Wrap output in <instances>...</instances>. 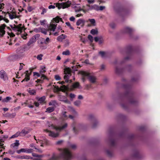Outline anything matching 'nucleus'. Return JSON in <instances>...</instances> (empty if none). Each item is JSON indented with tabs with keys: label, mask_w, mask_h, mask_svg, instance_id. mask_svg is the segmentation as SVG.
Masks as SVG:
<instances>
[{
	"label": "nucleus",
	"mask_w": 160,
	"mask_h": 160,
	"mask_svg": "<svg viewBox=\"0 0 160 160\" xmlns=\"http://www.w3.org/2000/svg\"><path fill=\"white\" fill-rule=\"evenodd\" d=\"M54 110V108L53 107H49L47 108L46 112L50 113L53 111Z\"/></svg>",
	"instance_id": "obj_28"
},
{
	"label": "nucleus",
	"mask_w": 160,
	"mask_h": 160,
	"mask_svg": "<svg viewBox=\"0 0 160 160\" xmlns=\"http://www.w3.org/2000/svg\"><path fill=\"white\" fill-rule=\"evenodd\" d=\"M87 6H88L89 7H90V9H96L98 7V6L94 5L93 6H92L91 7H90V6L89 5H87Z\"/></svg>",
	"instance_id": "obj_42"
},
{
	"label": "nucleus",
	"mask_w": 160,
	"mask_h": 160,
	"mask_svg": "<svg viewBox=\"0 0 160 160\" xmlns=\"http://www.w3.org/2000/svg\"><path fill=\"white\" fill-rule=\"evenodd\" d=\"M70 151L68 149H64L59 156L53 155L48 160H58L59 158L62 160H70L72 158Z\"/></svg>",
	"instance_id": "obj_2"
},
{
	"label": "nucleus",
	"mask_w": 160,
	"mask_h": 160,
	"mask_svg": "<svg viewBox=\"0 0 160 160\" xmlns=\"http://www.w3.org/2000/svg\"><path fill=\"white\" fill-rule=\"evenodd\" d=\"M2 20H3L6 23H8L9 22L8 19L6 18L5 17L4 18L2 16L0 15V21Z\"/></svg>",
	"instance_id": "obj_36"
},
{
	"label": "nucleus",
	"mask_w": 160,
	"mask_h": 160,
	"mask_svg": "<svg viewBox=\"0 0 160 160\" xmlns=\"http://www.w3.org/2000/svg\"><path fill=\"white\" fill-rule=\"evenodd\" d=\"M88 39L91 42H92L93 41V37L90 35H89L88 36Z\"/></svg>",
	"instance_id": "obj_51"
},
{
	"label": "nucleus",
	"mask_w": 160,
	"mask_h": 160,
	"mask_svg": "<svg viewBox=\"0 0 160 160\" xmlns=\"http://www.w3.org/2000/svg\"><path fill=\"white\" fill-rule=\"evenodd\" d=\"M54 77L55 79L57 81H59L61 79L60 77L58 75H55Z\"/></svg>",
	"instance_id": "obj_48"
},
{
	"label": "nucleus",
	"mask_w": 160,
	"mask_h": 160,
	"mask_svg": "<svg viewBox=\"0 0 160 160\" xmlns=\"http://www.w3.org/2000/svg\"><path fill=\"white\" fill-rule=\"evenodd\" d=\"M41 74L38 72H33V76H37V77H39L41 76Z\"/></svg>",
	"instance_id": "obj_50"
},
{
	"label": "nucleus",
	"mask_w": 160,
	"mask_h": 160,
	"mask_svg": "<svg viewBox=\"0 0 160 160\" xmlns=\"http://www.w3.org/2000/svg\"><path fill=\"white\" fill-rule=\"evenodd\" d=\"M79 86V84L78 82H76L73 84L72 85V87L73 88H78Z\"/></svg>",
	"instance_id": "obj_39"
},
{
	"label": "nucleus",
	"mask_w": 160,
	"mask_h": 160,
	"mask_svg": "<svg viewBox=\"0 0 160 160\" xmlns=\"http://www.w3.org/2000/svg\"><path fill=\"white\" fill-rule=\"evenodd\" d=\"M49 38L48 37L45 40L44 42V43L47 44L49 42Z\"/></svg>",
	"instance_id": "obj_55"
},
{
	"label": "nucleus",
	"mask_w": 160,
	"mask_h": 160,
	"mask_svg": "<svg viewBox=\"0 0 160 160\" xmlns=\"http://www.w3.org/2000/svg\"><path fill=\"white\" fill-rule=\"evenodd\" d=\"M0 78L4 81L8 79V77L6 72L3 70H2L0 71Z\"/></svg>",
	"instance_id": "obj_10"
},
{
	"label": "nucleus",
	"mask_w": 160,
	"mask_h": 160,
	"mask_svg": "<svg viewBox=\"0 0 160 160\" xmlns=\"http://www.w3.org/2000/svg\"><path fill=\"white\" fill-rule=\"evenodd\" d=\"M6 27V25L5 24H2L0 26V37L3 36L5 34V29Z\"/></svg>",
	"instance_id": "obj_13"
},
{
	"label": "nucleus",
	"mask_w": 160,
	"mask_h": 160,
	"mask_svg": "<svg viewBox=\"0 0 160 160\" xmlns=\"http://www.w3.org/2000/svg\"><path fill=\"white\" fill-rule=\"evenodd\" d=\"M82 9L81 8H77L75 10V12H76V13H78L80 11H82Z\"/></svg>",
	"instance_id": "obj_63"
},
{
	"label": "nucleus",
	"mask_w": 160,
	"mask_h": 160,
	"mask_svg": "<svg viewBox=\"0 0 160 160\" xmlns=\"http://www.w3.org/2000/svg\"><path fill=\"white\" fill-rule=\"evenodd\" d=\"M9 16L10 18L11 19H13L15 18V17L14 16V15L13 14H11L9 13Z\"/></svg>",
	"instance_id": "obj_62"
},
{
	"label": "nucleus",
	"mask_w": 160,
	"mask_h": 160,
	"mask_svg": "<svg viewBox=\"0 0 160 160\" xmlns=\"http://www.w3.org/2000/svg\"><path fill=\"white\" fill-rule=\"evenodd\" d=\"M81 104V102L79 100H77L74 102V104L77 107H79Z\"/></svg>",
	"instance_id": "obj_26"
},
{
	"label": "nucleus",
	"mask_w": 160,
	"mask_h": 160,
	"mask_svg": "<svg viewBox=\"0 0 160 160\" xmlns=\"http://www.w3.org/2000/svg\"><path fill=\"white\" fill-rule=\"evenodd\" d=\"M32 71H26L25 73V76L26 77L30 78V76L31 74Z\"/></svg>",
	"instance_id": "obj_27"
},
{
	"label": "nucleus",
	"mask_w": 160,
	"mask_h": 160,
	"mask_svg": "<svg viewBox=\"0 0 160 160\" xmlns=\"http://www.w3.org/2000/svg\"><path fill=\"white\" fill-rule=\"evenodd\" d=\"M12 99V98L10 97H7L6 98L3 99L2 100L3 102H8L9 101Z\"/></svg>",
	"instance_id": "obj_25"
},
{
	"label": "nucleus",
	"mask_w": 160,
	"mask_h": 160,
	"mask_svg": "<svg viewBox=\"0 0 160 160\" xmlns=\"http://www.w3.org/2000/svg\"><path fill=\"white\" fill-rule=\"evenodd\" d=\"M33 149L26 148V152L27 153H31L33 152Z\"/></svg>",
	"instance_id": "obj_44"
},
{
	"label": "nucleus",
	"mask_w": 160,
	"mask_h": 160,
	"mask_svg": "<svg viewBox=\"0 0 160 160\" xmlns=\"http://www.w3.org/2000/svg\"><path fill=\"white\" fill-rule=\"evenodd\" d=\"M88 120L93 123L92 125L93 128H95L98 124L97 120L92 114H90L88 116Z\"/></svg>",
	"instance_id": "obj_4"
},
{
	"label": "nucleus",
	"mask_w": 160,
	"mask_h": 160,
	"mask_svg": "<svg viewBox=\"0 0 160 160\" xmlns=\"http://www.w3.org/2000/svg\"><path fill=\"white\" fill-rule=\"evenodd\" d=\"M42 55L41 54H40L37 56V58L39 60H41L42 59Z\"/></svg>",
	"instance_id": "obj_56"
},
{
	"label": "nucleus",
	"mask_w": 160,
	"mask_h": 160,
	"mask_svg": "<svg viewBox=\"0 0 160 160\" xmlns=\"http://www.w3.org/2000/svg\"><path fill=\"white\" fill-rule=\"evenodd\" d=\"M132 31V30L128 27L125 28L123 30L122 32L123 33H128L130 34Z\"/></svg>",
	"instance_id": "obj_17"
},
{
	"label": "nucleus",
	"mask_w": 160,
	"mask_h": 160,
	"mask_svg": "<svg viewBox=\"0 0 160 160\" xmlns=\"http://www.w3.org/2000/svg\"><path fill=\"white\" fill-rule=\"evenodd\" d=\"M30 147L31 148H33V149H37V148L36 147L35 144L34 143H32L30 144Z\"/></svg>",
	"instance_id": "obj_58"
},
{
	"label": "nucleus",
	"mask_w": 160,
	"mask_h": 160,
	"mask_svg": "<svg viewBox=\"0 0 160 160\" xmlns=\"http://www.w3.org/2000/svg\"><path fill=\"white\" fill-rule=\"evenodd\" d=\"M46 22V20H41L40 21V24L41 25H44L45 24V23Z\"/></svg>",
	"instance_id": "obj_61"
},
{
	"label": "nucleus",
	"mask_w": 160,
	"mask_h": 160,
	"mask_svg": "<svg viewBox=\"0 0 160 160\" xmlns=\"http://www.w3.org/2000/svg\"><path fill=\"white\" fill-rule=\"evenodd\" d=\"M28 92L31 95H34L36 93V91L34 89H32L31 90H29L28 91Z\"/></svg>",
	"instance_id": "obj_40"
},
{
	"label": "nucleus",
	"mask_w": 160,
	"mask_h": 160,
	"mask_svg": "<svg viewBox=\"0 0 160 160\" xmlns=\"http://www.w3.org/2000/svg\"><path fill=\"white\" fill-rule=\"evenodd\" d=\"M41 79L43 81V80L45 79H47V78L44 75H41Z\"/></svg>",
	"instance_id": "obj_57"
},
{
	"label": "nucleus",
	"mask_w": 160,
	"mask_h": 160,
	"mask_svg": "<svg viewBox=\"0 0 160 160\" xmlns=\"http://www.w3.org/2000/svg\"><path fill=\"white\" fill-rule=\"evenodd\" d=\"M66 25L69 27L72 30H74V28H73L71 25L70 23L68 22H66Z\"/></svg>",
	"instance_id": "obj_46"
},
{
	"label": "nucleus",
	"mask_w": 160,
	"mask_h": 160,
	"mask_svg": "<svg viewBox=\"0 0 160 160\" xmlns=\"http://www.w3.org/2000/svg\"><path fill=\"white\" fill-rule=\"evenodd\" d=\"M8 135H3L0 137V142H3L5 140L8 138Z\"/></svg>",
	"instance_id": "obj_23"
},
{
	"label": "nucleus",
	"mask_w": 160,
	"mask_h": 160,
	"mask_svg": "<svg viewBox=\"0 0 160 160\" xmlns=\"http://www.w3.org/2000/svg\"><path fill=\"white\" fill-rule=\"evenodd\" d=\"M70 54V52L68 50H67L62 52V54L65 55H69Z\"/></svg>",
	"instance_id": "obj_37"
},
{
	"label": "nucleus",
	"mask_w": 160,
	"mask_h": 160,
	"mask_svg": "<svg viewBox=\"0 0 160 160\" xmlns=\"http://www.w3.org/2000/svg\"><path fill=\"white\" fill-rule=\"evenodd\" d=\"M125 50L127 54L130 55L132 53L133 49L132 46L130 45L126 48Z\"/></svg>",
	"instance_id": "obj_12"
},
{
	"label": "nucleus",
	"mask_w": 160,
	"mask_h": 160,
	"mask_svg": "<svg viewBox=\"0 0 160 160\" xmlns=\"http://www.w3.org/2000/svg\"><path fill=\"white\" fill-rule=\"evenodd\" d=\"M121 106L123 108L126 109L127 108V103H122L121 104Z\"/></svg>",
	"instance_id": "obj_45"
},
{
	"label": "nucleus",
	"mask_w": 160,
	"mask_h": 160,
	"mask_svg": "<svg viewBox=\"0 0 160 160\" xmlns=\"http://www.w3.org/2000/svg\"><path fill=\"white\" fill-rule=\"evenodd\" d=\"M46 99V97L45 96H43L42 97L40 98H38V101L39 102L42 103Z\"/></svg>",
	"instance_id": "obj_32"
},
{
	"label": "nucleus",
	"mask_w": 160,
	"mask_h": 160,
	"mask_svg": "<svg viewBox=\"0 0 160 160\" xmlns=\"http://www.w3.org/2000/svg\"><path fill=\"white\" fill-rule=\"evenodd\" d=\"M21 57V55L19 54H16L14 56V58L16 59L20 58Z\"/></svg>",
	"instance_id": "obj_54"
},
{
	"label": "nucleus",
	"mask_w": 160,
	"mask_h": 160,
	"mask_svg": "<svg viewBox=\"0 0 160 160\" xmlns=\"http://www.w3.org/2000/svg\"><path fill=\"white\" fill-rule=\"evenodd\" d=\"M42 12L41 13V14H44L45 13H46V12H47V10H46V9L43 8H42Z\"/></svg>",
	"instance_id": "obj_60"
},
{
	"label": "nucleus",
	"mask_w": 160,
	"mask_h": 160,
	"mask_svg": "<svg viewBox=\"0 0 160 160\" xmlns=\"http://www.w3.org/2000/svg\"><path fill=\"white\" fill-rule=\"evenodd\" d=\"M18 136H20L19 133L18 132L15 134L12 135L10 138L11 139L17 137Z\"/></svg>",
	"instance_id": "obj_38"
},
{
	"label": "nucleus",
	"mask_w": 160,
	"mask_h": 160,
	"mask_svg": "<svg viewBox=\"0 0 160 160\" xmlns=\"http://www.w3.org/2000/svg\"><path fill=\"white\" fill-rule=\"evenodd\" d=\"M89 20L92 24L95 25L94 24L95 23V21L94 19H89Z\"/></svg>",
	"instance_id": "obj_53"
},
{
	"label": "nucleus",
	"mask_w": 160,
	"mask_h": 160,
	"mask_svg": "<svg viewBox=\"0 0 160 160\" xmlns=\"http://www.w3.org/2000/svg\"><path fill=\"white\" fill-rule=\"evenodd\" d=\"M56 26L55 24H51L50 27L51 28L50 29V30H52L53 31H54L56 28Z\"/></svg>",
	"instance_id": "obj_35"
},
{
	"label": "nucleus",
	"mask_w": 160,
	"mask_h": 160,
	"mask_svg": "<svg viewBox=\"0 0 160 160\" xmlns=\"http://www.w3.org/2000/svg\"><path fill=\"white\" fill-rule=\"evenodd\" d=\"M81 74L84 76H87L89 81L92 83H94L96 82V78L94 76H91L89 73L85 72L82 71Z\"/></svg>",
	"instance_id": "obj_5"
},
{
	"label": "nucleus",
	"mask_w": 160,
	"mask_h": 160,
	"mask_svg": "<svg viewBox=\"0 0 160 160\" xmlns=\"http://www.w3.org/2000/svg\"><path fill=\"white\" fill-rule=\"evenodd\" d=\"M12 29L15 31L21 32V29L18 26L14 25V26H13L12 25H10Z\"/></svg>",
	"instance_id": "obj_18"
},
{
	"label": "nucleus",
	"mask_w": 160,
	"mask_h": 160,
	"mask_svg": "<svg viewBox=\"0 0 160 160\" xmlns=\"http://www.w3.org/2000/svg\"><path fill=\"white\" fill-rule=\"evenodd\" d=\"M7 116L11 118H14L16 115V114L15 113H12V114H10L8 113L7 114Z\"/></svg>",
	"instance_id": "obj_33"
},
{
	"label": "nucleus",
	"mask_w": 160,
	"mask_h": 160,
	"mask_svg": "<svg viewBox=\"0 0 160 160\" xmlns=\"http://www.w3.org/2000/svg\"><path fill=\"white\" fill-rule=\"evenodd\" d=\"M25 48L23 47H20L18 48L16 50V52L18 53H22L25 51Z\"/></svg>",
	"instance_id": "obj_20"
},
{
	"label": "nucleus",
	"mask_w": 160,
	"mask_h": 160,
	"mask_svg": "<svg viewBox=\"0 0 160 160\" xmlns=\"http://www.w3.org/2000/svg\"><path fill=\"white\" fill-rule=\"evenodd\" d=\"M106 153L110 157H112V153L109 150H106Z\"/></svg>",
	"instance_id": "obj_49"
},
{
	"label": "nucleus",
	"mask_w": 160,
	"mask_h": 160,
	"mask_svg": "<svg viewBox=\"0 0 160 160\" xmlns=\"http://www.w3.org/2000/svg\"><path fill=\"white\" fill-rule=\"evenodd\" d=\"M110 27L113 29L114 28H115L116 25L114 23H112L110 24Z\"/></svg>",
	"instance_id": "obj_59"
},
{
	"label": "nucleus",
	"mask_w": 160,
	"mask_h": 160,
	"mask_svg": "<svg viewBox=\"0 0 160 160\" xmlns=\"http://www.w3.org/2000/svg\"><path fill=\"white\" fill-rule=\"evenodd\" d=\"M40 36V35L39 34H36L33 36L29 40L27 43V45L30 46L31 44L34 43L36 42L37 39L39 38Z\"/></svg>",
	"instance_id": "obj_8"
},
{
	"label": "nucleus",
	"mask_w": 160,
	"mask_h": 160,
	"mask_svg": "<svg viewBox=\"0 0 160 160\" xmlns=\"http://www.w3.org/2000/svg\"><path fill=\"white\" fill-rule=\"evenodd\" d=\"M32 155L33 156L35 157H42V155H39L35 153H32Z\"/></svg>",
	"instance_id": "obj_47"
},
{
	"label": "nucleus",
	"mask_w": 160,
	"mask_h": 160,
	"mask_svg": "<svg viewBox=\"0 0 160 160\" xmlns=\"http://www.w3.org/2000/svg\"><path fill=\"white\" fill-rule=\"evenodd\" d=\"M68 124L67 123H65L62 127H57L54 126L52 124L51 125L49 124L48 126L49 127H51L52 128L54 129L57 131H61L62 130L66 128L67 127Z\"/></svg>",
	"instance_id": "obj_7"
},
{
	"label": "nucleus",
	"mask_w": 160,
	"mask_h": 160,
	"mask_svg": "<svg viewBox=\"0 0 160 160\" xmlns=\"http://www.w3.org/2000/svg\"><path fill=\"white\" fill-rule=\"evenodd\" d=\"M90 33L93 35L97 34L98 33V31L97 29H92L91 30Z\"/></svg>",
	"instance_id": "obj_34"
},
{
	"label": "nucleus",
	"mask_w": 160,
	"mask_h": 160,
	"mask_svg": "<svg viewBox=\"0 0 160 160\" xmlns=\"http://www.w3.org/2000/svg\"><path fill=\"white\" fill-rule=\"evenodd\" d=\"M19 133L20 136H24L28 134L29 132L27 130L26 128L23 129L21 132H18Z\"/></svg>",
	"instance_id": "obj_14"
},
{
	"label": "nucleus",
	"mask_w": 160,
	"mask_h": 160,
	"mask_svg": "<svg viewBox=\"0 0 160 160\" xmlns=\"http://www.w3.org/2000/svg\"><path fill=\"white\" fill-rule=\"evenodd\" d=\"M72 126L73 127V130L75 134H77L79 129L81 128L82 127V126L81 124H79L75 127V124L74 123L72 124Z\"/></svg>",
	"instance_id": "obj_11"
},
{
	"label": "nucleus",
	"mask_w": 160,
	"mask_h": 160,
	"mask_svg": "<svg viewBox=\"0 0 160 160\" xmlns=\"http://www.w3.org/2000/svg\"><path fill=\"white\" fill-rule=\"evenodd\" d=\"M110 142L111 143V145L112 146H113L115 145V140L113 139H111L110 140Z\"/></svg>",
	"instance_id": "obj_52"
},
{
	"label": "nucleus",
	"mask_w": 160,
	"mask_h": 160,
	"mask_svg": "<svg viewBox=\"0 0 160 160\" xmlns=\"http://www.w3.org/2000/svg\"><path fill=\"white\" fill-rule=\"evenodd\" d=\"M118 117L119 118L122 119H124L126 118V117L122 114H120L118 115Z\"/></svg>",
	"instance_id": "obj_43"
},
{
	"label": "nucleus",
	"mask_w": 160,
	"mask_h": 160,
	"mask_svg": "<svg viewBox=\"0 0 160 160\" xmlns=\"http://www.w3.org/2000/svg\"><path fill=\"white\" fill-rule=\"evenodd\" d=\"M85 22V21L84 20L81 19H79L77 21L76 24L78 26L81 25V27H83L84 25Z\"/></svg>",
	"instance_id": "obj_15"
},
{
	"label": "nucleus",
	"mask_w": 160,
	"mask_h": 160,
	"mask_svg": "<svg viewBox=\"0 0 160 160\" xmlns=\"http://www.w3.org/2000/svg\"><path fill=\"white\" fill-rule=\"evenodd\" d=\"M19 145V141L18 140H16L15 142L12 144L11 145V148H14L15 147H18Z\"/></svg>",
	"instance_id": "obj_21"
},
{
	"label": "nucleus",
	"mask_w": 160,
	"mask_h": 160,
	"mask_svg": "<svg viewBox=\"0 0 160 160\" xmlns=\"http://www.w3.org/2000/svg\"><path fill=\"white\" fill-rule=\"evenodd\" d=\"M41 27H39V28H34L33 29V31L36 32H41Z\"/></svg>",
	"instance_id": "obj_41"
},
{
	"label": "nucleus",
	"mask_w": 160,
	"mask_h": 160,
	"mask_svg": "<svg viewBox=\"0 0 160 160\" xmlns=\"http://www.w3.org/2000/svg\"><path fill=\"white\" fill-rule=\"evenodd\" d=\"M66 37V36L65 35L62 34L57 37V39L58 41L62 42Z\"/></svg>",
	"instance_id": "obj_19"
},
{
	"label": "nucleus",
	"mask_w": 160,
	"mask_h": 160,
	"mask_svg": "<svg viewBox=\"0 0 160 160\" xmlns=\"http://www.w3.org/2000/svg\"><path fill=\"white\" fill-rule=\"evenodd\" d=\"M46 71L45 67L44 66L41 67V70L40 71V73L41 75H44L43 74Z\"/></svg>",
	"instance_id": "obj_30"
},
{
	"label": "nucleus",
	"mask_w": 160,
	"mask_h": 160,
	"mask_svg": "<svg viewBox=\"0 0 160 160\" xmlns=\"http://www.w3.org/2000/svg\"><path fill=\"white\" fill-rule=\"evenodd\" d=\"M64 74H65L64 76V79L65 80V82H66L71 83L72 82V80H69L70 77L71 76V72L68 70H66L64 71Z\"/></svg>",
	"instance_id": "obj_6"
},
{
	"label": "nucleus",
	"mask_w": 160,
	"mask_h": 160,
	"mask_svg": "<svg viewBox=\"0 0 160 160\" xmlns=\"http://www.w3.org/2000/svg\"><path fill=\"white\" fill-rule=\"evenodd\" d=\"M123 87L125 90L126 91L122 97V101L127 100L128 101L129 104L133 105L137 104L138 102L134 99V94L131 89V86L128 84L124 85Z\"/></svg>",
	"instance_id": "obj_1"
},
{
	"label": "nucleus",
	"mask_w": 160,
	"mask_h": 160,
	"mask_svg": "<svg viewBox=\"0 0 160 160\" xmlns=\"http://www.w3.org/2000/svg\"><path fill=\"white\" fill-rule=\"evenodd\" d=\"M18 159H32V158L30 156L28 155H18L16 157Z\"/></svg>",
	"instance_id": "obj_16"
},
{
	"label": "nucleus",
	"mask_w": 160,
	"mask_h": 160,
	"mask_svg": "<svg viewBox=\"0 0 160 160\" xmlns=\"http://www.w3.org/2000/svg\"><path fill=\"white\" fill-rule=\"evenodd\" d=\"M123 71V69H122L118 68V67H116L115 69L116 73L118 74H120Z\"/></svg>",
	"instance_id": "obj_24"
},
{
	"label": "nucleus",
	"mask_w": 160,
	"mask_h": 160,
	"mask_svg": "<svg viewBox=\"0 0 160 160\" xmlns=\"http://www.w3.org/2000/svg\"><path fill=\"white\" fill-rule=\"evenodd\" d=\"M99 54L100 55L101 57L102 58H105L106 56V53L103 51H100L99 52Z\"/></svg>",
	"instance_id": "obj_29"
},
{
	"label": "nucleus",
	"mask_w": 160,
	"mask_h": 160,
	"mask_svg": "<svg viewBox=\"0 0 160 160\" xmlns=\"http://www.w3.org/2000/svg\"><path fill=\"white\" fill-rule=\"evenodd\" d=\"M48 104L49 106H56V105H58V103L55 100H52L51 102H49Z\"/></svg>",
	"instance_id": "obj_22"
},
{
	"label": "nucleus",
	"mask_w": 160,
	"mask_h": 160,
	"mask_svg": "<svg viewBox=\"0 0 160 160\" xmlns=\"http://www.w3.org/2000/svg\"><path fill=\"white\" fill-rule=\"evenodd\" d=\"M45 131L47 132H48L49 136L51 137L52 138H57L58 137L59 133L58 132H55L53 131H49L48 129H45L44 130Z\"/></svg>",
	"instance_id": "obj_9"
},
{
	"label": "nucleus",
	"mask_w": 160,
	"mask_h": 160,
	"mask_svg": "<svg viewBox=\"0 0 160 160\" xmlns=\"http://www.w3.org/2000/svg\"><path fill=\"white\" fill-rule=\"evenodd\" d=\"M70 147L73 149H75L76 148V145L75 144H71Z\"/></svg>",
	"instance_id": "obj_64"
},
{
	"label": "nucleus",
	"mask_w": 160,
	"mask_h": 160,
	"mask_svg": "<svg viewBox=\"0 0 160 160\" xmlns=\"http://www.w3.org/2000/svg\"><path fill=\"white\" fill-rule=\"evenodd\" d=\"M41 32L44 34V35L47 34V32L48 31H49V30H47L44 28L41 27Z\"/></svg>",
	"instance_id": "obj_31"
},
{
	"label": "nucleus",
	"mask_w": 160,
	"mask_h": 160,
	"mask_svg": "<svg viewBox=\"0 0 160 160\" xmlns=\"http://www.w3.org/2000/svg\"><path fill=\"white\" fill-rule=\"evenodd\" d=\"M71 4V2L69 1H67L66 2H62L61 3H57L56 6L58 7V9L61 8H68Z\"/></svg>",
	"instance_id": "obj_3"
}]
</instances>
